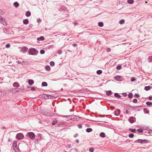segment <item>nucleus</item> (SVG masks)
I'll return each instance as SVG.
<instances>
[{
	"label": "nucleus",
	"instance_id": "7c9ffc66",
	"mask_svg": "<svg viewBox=\"0 0 152 152\" xmlns=\"http://www.w3.org/2000/svg\"><path fill=\"white\" fill-rule=\"evenodd\" d=\"M50 65L52 66H53L55 65V63L53 61H51L50 63Z\"/></svg>",
	"mask_w": 152,
	"mask_h": 152
},
{
	"label": "nucleus",
	"instance_id": "e433bc0d",
	"mask_svg": "<svg viewBox=\"0 0 152 152\" xmlns=\"http://www.w3.org/2000/svg\"><path fill=\"white\" fill-rule=\"evenodd\" d=\"M144 112H145L146 113H148L149 112L148 110L146 108H144Z\"/></svg>",
	"mask_w": 152,
	"mask_h": 152
},
{
	"label": "nucleus",
	"instance_id": "0eeeda50",
	"mask_svg": "<svg viewBox=\"0 0 152 152\" xmlns=\"http://www.w3.org/2000/svg\"><path fill=\"white\" fill-rule=\"evenodd\" d=\"M129 121L131 123H133L134 122V117H131L129 119Z\"/></svg>",
	"mask_w": 152,
	"mask_h": 152
},
{
	"label": "nucleus",
	"instance_id": "58836bf2",
	"mask_svg": "<svg viewBox=\"0 0 152 152\" xmlns=\"http://www.w3.org/2000/svg\"><path fill=\"white\" fill-rule=\"evenodd\" d=\"M137 102V99H134L133 100V102L134 103H136Z\"/></svg>",
	"mask_w": 152,
	"mask_h": 152
},
{
	"label": "nucleus",
	"instance_id": "ea45409f",
	"mask_svg": "<svg viewBox=\"0 0 152 152\" xmlns=\"http://www.w3.org/2000/svg\"><path fill=\"white\" fill-rule=\"evenodd\" d=\"M135 80H136L135 79V78H134V77L131 78V81L132 82L134 81H135Z\"/></svg>",
	"mask_w": 152,
	"mask_h": 152
},
{
	"label": "nucleus",
	"instance_id": "aec40b11",
	"mask_svg": "<svg viewBox=\"0 0 152 152\" xmlns=\"http://www.w3.org/2000/svg\"><path fill=\"white\" fill-rule=\"evenodd\" d=\"M127 2L129 4H132L133 3L134 1L133 0H128Z\"/></svg>",
	"mask_w": 152,
	"mask_h": 152
},
{
	"label": "nucleus",
	"instance_id": "c756f323",
	"mask_svg": "<svg viewBox=\"0 0 152 152\" xmlns=\"http://www.w3.org/2000/svg\"><path fill=\"white\" fill-rule=\"evenodd\" d=\"M146 104L148 106H150L152 104V103L150 102H146Z\"/></svg>",
	"mask_w": 152,
	"mask_h": 152
},
{
	"label": "nucleus",
	"instance_id": "69168bd1",
	"mask_svg": "<svg viewBox=\"0 0 152 152\" xmlns=\"http://www.w3.org/2000/svg\"><path fill=\"white\" fill-rule=\"evenodd\" d=\"M74 136H75V137H76V135H74Z\"/></svg>",
	"mask_w": 152,
	"mask_h": 152
},
{
	"label": "nucleus",
	"instance_id": "393cba45",
	"mask_svg": "<svg viewBox=\"0 0 152 152\" xmlns=\"http://www.w3.org/2000/svg\"><path fill=\"white\" fill-rule=\"evenodd\" d=\"M102 73V71L101 70H98L96 72V73L98 75H100Z\"/></svg>",
	"mask_w": 152,
	"mask_h": 152
},
{
	"label": "nucleus",
	"instance_id": "3c124183",
	"mask_svg": "<svg viewBox=\"0 0 152 152\" xmlns=\"http://www.w3.org/2000/svg\"><path fill=\"white\" fill-rule=\"evenodd\" d=\"M78 128H81L82 127V126L81 124H79V125H78Z\"/></svg>",
	"mask_w": 152,
	"mask_h": 152
},
{
	"label": "nucleus",
	"instance_id": "4c0bfd02",
	"mask_svg": "<svg viewBox=\"0 0 152 152\" xmlns=\"http://www.w3.org/2000/svg\"><path fill=\"white\" fill-rule=\"evenodd\" d=\"M45 53V51L43 50H41L40 51V53L41 54H43Z\"/></svg>",
	"mask_w": 152,
	"mask_h": 152
},
{
	"label": "nucleus",
	"instance_id": "c03bdc74",
	"mask_svg": "<svg viewBox=\"0 0 152 152\" xmlns=\"http://www.w3.org/2000/svg\"><path fill=\"white\" fill-rule=\"evenodd\" d=\"M149 59L150 61L152 62V56H151L149 57Z\"/></svg>",
	"mask_w": 152,
	"mask_h": 152
},
{
	"label": "nucleus",
	"instance_id": "37998d69",
	"mask_svg": "<svg viewBox=\"0 0 152 152\" xmlns=\"http://www.w3.org/2000/svg\"><path fill=\"white\" fill-rule=\"evenodd\" d=\"M3 31L4 33H5V34H7V29L6 28H4L3 29Z\"/></svg>",
	"mask_w": 152,
	"mask_h": 152
},
{
	"label": "nucleus",
	"instance_id": "6e6d98bb",
	"mask_svg": "<svg viewBox=\"0 0 152 152\" xmlns=\"http://www.w3.org/2000/svg\"><path fill=\"white\" fill-rule=\"evenodd\" d=\"M41 21V20L40 19H38L37 20V22H40Z\"/></svg>",
	"mask_w": 152,
	"mask_h": 152
},
{
	"label": "nucleus",
	"instance_id": "6e6552de",
	"mask_svg": "<svg viewBox=\"0 0 152 152\" xmlns=\"http://www.w3.org/2000/svg\"><path fill=\"white\" fill-rule=\"evenodd\" d=\"M23 22L25 24H27L29 23L28 20V19H24L23 20Z\"/></svg>",
	"mask_w": 152,
	"mask_h": 152
},
{
	"label": "nucleus",
	"instance_id": "2eb2a0df",
	"mask_svg": "<svg viewBox=\"0 0 152 152\" xmlns=\"http://www.w3.org/2000/svg\"><path fill=\"white\" fill-rule=\"evenodd\" d=\"M31 15V13L29 11H27L26 12V15L28 17L30 16Z\"/></svg>",
	"mask_w": 152,
	"mask_h": 152
},
{
	"label": "nucleus",
	"instance_id": "2f4dec72",
	"mask_svg": "<svg viewBox=\"0 0 152 152\" xmlns=\"http://www.w3.org/2000/svg\"><path fill=\"white\" fill-rule=\"evenodd\" d=\"M121 66L120 65L116 67V69L118 70H120V69H121Z\"/></svg>",
	"mask_w": 152,
	"mask_h": 152
},
{
	"label": "nucleus",
	"instance_id": "9b49d317",
	"mask_svg": "<svg viewBox=\"0 0 152 152\" xmlns=\"http://www.w3.org/2000/svg\"><path fill=\"white\" fill-rule=\"evenodd\" d=\"M121 112V110L120 109H118L117 112H115L114 114L116 115H118L120 114Z\"/></svg>",
	"mask_w": 152,
	"mask_h": 152
},
{
	"label": "nucleus",
	"instance_id": "a878e982",
	"mask_svg": "<svg viewBox=\"0 0 152 152\" xmlns=\"http://www.w3.org/2000/svg\"><path fill=\"white\" fill-rule=\"evenodd\" d=\"M13 147L14 148H17V143L14 142L13 143Z\"/></svg>",
	"mask_w": 152,
	"mask_h": 152
},
{
	"label": "nucleus",
	"instance_id": "603ef678",
	"mask_svg": "<svg viewBox=\"0 0 152 152\" xmlns=\"http://www.w3.org/2000/svg\"><path fill=\"white\" fill-rule=\"evenodd\" d=\"M47 97L48 98H50L52 97V96L51 95H47Z\"/></svg>",
	"mask_w": 152,
	"mask_h": 152
},
{
	"label": "nucleus",
	"instance_id": "bf43d9fd",
	"mask_svg": "<svg viewBox=\"0 0 152 152\" xmlns=\"http://www.w3.org/2000/svg\"><path fill=\"white\" fill-rule=\"evenodd\" d=\"M128 105V106H129V107H131V108H133L134 109V108L135 107L136 108V107H132V106H130L129 105Z\"/></svg>",
	"mask_w": 152,
	"mask_h": 152
},
{
	"label": "nucleus",
	"instance_id": "49530a36",
	"mask_svg": "<svg viewBox=\"0 0 152 152\" xmlns=\"http://www.w3.org/2000/svg\"><path fill=\"white\" fill-rule=\"evenodd\" d=\"M4 95V94L3 93H2L1 91H0V96H3Z\"/></svg>",
	"mask_w": 152,
	"mask_h": 152
},
{
	"label": "nucleus",
	"instance_id": "9d476101",
	"mask_svg": "<svg viewBox=\"0 0 152 152\" xmlns=\"http://www.w3.org/2000/svg\"><path fill=\"white\" fill-rule=\"evenodd\" d=\"M121 77L120 76H117L115 77V79L117 80L121 81Z\"/></svg>",
	"mask_w": 152,
	"mask_h": 152
},
{
	"label": "nucleus",
	"instance_id": "dca6fc26",
	"mask_svg": "<svg viewBox=\"0 0 152 152\" xmlns=\"http://www.w3.org/2000/svg\"><path fill=\"white\" fill-rule=\"evenodd\" d=\"M42 86L46 87L47 86L48 84L46 82H44L42 83Z\"/></svg>",
	"mask_w": 152,
	"mask_h": 152
},
{
	"label": "nucleus",
	"instance_id": "a18cd8bd",
	"mask_svg": "<svg viewBox=\"0 0 152 152\" xmlns=\"http://www.w3.org/2000/svg\"><path fill=\"white\" fill-rule=\"evenodd\" d=\"M56 123H57V122H56V121H53L52 123V124L53 125H55L56 124Z\"/></svg>",
	"mask_w": 152,
	"mask_h": 152
},
{
	"label": "nucleus",
	"instance_id": "473e14b6",
	"mask_svg": "<svg viewBox=\"0 0 152 152\" xmlns=\"http://www.w3.org/2000/svg\"><path fill=\"white\" fill-rule=\"evenodd\" d=\"M124 19H122L120 20L119 21V23L121 24H122L124 23Z\"/></svg>",
	"mask_w": 152,
	"mask_h": 152
},
{
	"label": "nucleus",
	"instance_id": "4be33fe9",
	"mask_svg": "<svg viewBox=\"0 0 152 152\" xmlns=\"http://www.w3.org/2000/svg\"><path fill=\"white\" fill-rule=\"evenodd\" d=\"M24 62V61L23 60H22L21 61H18L16 62V63L18 64H23V63Z\"/></svg>",
	"mask_w": 152,
	"mask_h": 152
},
{
	"label": "nucleus",
	"instance_id": "0e129e2a",
	"mask_svg": "<svg viewBox=\"0 0 152 152\" xmlns=\"http://www.w3.org/2000/svg\"><path fill=\"white\" fill-rule=\"evenodd\" d=\"M76 142H79V140H78V139H77L76 141H75Z\"/></svg>",
	"mask_w": 152,
	"mask_h": 152
},
{
	"label": "nucleus",
	"instance_id": "4468645a",
	"mask_svg": "<svg viewBox=\"0 0 152 152\" xmlns=\"http://www.w3.org/2000/svg\"><path fill=\"white\" fill-rule=\"evenodd\" d=\"M16 7H17L19 6V4L17 2H15L13 4Z\"/></svg>",
	"mask_w": 152,
	"mask_h": 152
},
{
	"label": "nucleus",
	"instance_id": "f8f14e48",
	"mask_svg": "<svg viewBox=\"0 0 152 152\" xmlns=\"http://www.w3.org/2000/svg\"><path fill=\"white\" fill-rule=\"evenodd\" d=\"M28 84L30 85H32L34 83V81L32 80H29L28 81Z\"/></svg>",
	"mask_w": 152,
	"mask_h": 152
},
{
	"label": "nucleus",
	"instance_id": "c9c22d12",
	"mask_svg": "<svg viewBox=\"0 0 152 152\" xmlns=\"http://www.w3.org/2000/svg\"><path fill=\"white\" fill-rule=\"evenodd\" d=\"M129 136L130 138H132L134 136V134H129Z\"/></svg>",
	"mask_w": 152,
	"mask_h": 152
},
{
	"label": "nucleus",
	"instance_id": "09e8293b",
	"mask_svg": "<svg viewBox=\"0 0 152 152\" xmlns=\"http://www.w3.org/2000/svg\"><path fill=\"white\" fill-rule=\"evenodd\" d=\"M122 94L124 96H127V94L126 93H123Z\"/></svg>",
	"mask_w": 152,
	"mask_h": 152
},
{
	"label": "nucleus",
	"instance_id": "7ed1b4c3",
	"mask_svg": "<svg viewBox=\"0 0 152 152\" xmlns=\"http://www.w3.org/2000/svg\"><path fill=\"white\" fill-rule=\"evenodd\" d=\"M136 141H137L138 142L141 143H146L148 142V140H146L138 139Z\"/></svg>",
	"mask_w": 152,
	"mask_h": 152
},
{
	"label": "nucleus",
	"instance_id": "72a5a7b5",
	"mask_svg": "<svg viewBox=\"0 0 152 152\" xmlns=\"http://www.w3.org/2000/svg\"><path fill=\"white\" fill-rule=\"evenodd\" d=\"M5 14V12L3 11L0 10V15H2Z\"/></svg>",
	"mask_w": 152,
	"mask_h": 152
},
{
	"label": "nucleus",
	"instance_id": "412c9836",
	"mask_svg": "<svg viewBox=\"0 0 152 152\" xmlns=\"http://www.w3.org/2000/svg\"><path fill=\"white\" fill-rule=\"evenodd\" d=\"M114 96L115 97L118 98H120L121 97V96L118 94L117 93H115Z\"/></svg>",
	"mask_w": 152,
	"mask_h": 152
},
{
	"label": "nucleus",
	"instance_id": "a19ab883",
	"mask_svg": "<svg viewBox=\"0 0 152 152\" xmlns=\"http://www.w3.org/2000/svg\"><path fill=\"white\" fill-rule=\"evenodd\" d=\"M10 46V44H7L6 45V48H9Z\"/></svg>",
	"mask_w": 152,
	"mask_h": 152
},
{
	"label": "nucleus",
	"instance_id": "f257e3e1",
	"mask_svg": "<svg viewBox=\"0 0 152 152\" xmlns=\"http://www.w3.org/2000/svg\"><path fill=\"white\" fill-rule=\"evenodd\" d=\"M29 54L32 55H36L38 51L34 48H30L28 50Z\"/></svg>",
	"mask_w": 152,
	"mask_h": 152
},
{
	"label": "nucleus",
	"instance_id": "c85d7f7f",
	"mask_svg": "<svg viewBox=\"0 0 152 152\" xmlns=\"http://www.w3.org/2000/svg\"><path fill=\"white\" fill-rule=\"evenodd\" d=\"M137 131L139 133H142L143 132V130L142 129H138L137 130Z\"/></svg>",
	"mask_w": 152,
	"mask_h": 152
},
{
	"label": "nucleus",
	"instance_id": "ddd939ff",
	"mask_svg": "<svg viewBox=\"0 0 152 152\" xmlns=\"http://www.w3.org/2000/svg\"><path fill=\"white\" fill-rule=\"evenodd\" d=\"M100 136L102 137H105V134L104 133L102 132L100 134Z\"/></svg>",
	"mask_w": 152,
	"mask_h": 152
},
{
	"label": "nucleus",
	"instance_id": "680f3d73",
	"mask_svg": "<svg viewBox=\"0 0 152 152\" xmlns=\"http://www.w3.org/2000/svg\"><path fill=\"white\" fill-rule=\"evenodd\" d=\"M126 114H128L129 113V111L127 110H126Z\"/></svg>",
	"mask_w": 152,
	"mask_h": 152
},
{
	"label": "nucleus",
	"instance_id": "338daca9",
	"mask_svg": "<svg viewBox=\"0 0 152 152\" xmlns=\"http://www.w3.org/2000/svg\"><path fill=\"white\" fill-rule=\"evenodd\" d=\"M9 141H10V140L9 139Z\"/></svg>",
	"mask_w": 152,
	"mask_h": 152
},
{
	"label": "nucleus",
	"instance_id": "4d7b16f0",
	"mask_svg": "<svg viewBox=\"0 0 152 152\" xmlns=\"http://www.w3.org/2000/svg\"><path fill=\"white\" fill-rule=\"evenodd\" d=\"M73 46L74 47H75L77 46V45L75 43L73 44Z\"/></svg>",
	"mask_w": 152,
	"mask_h": 152
},
{
	"label": "nucleus",
	"instance_id": "79ce46f5",
	"mask_svg": "<svg viewBox=\"0 0 152 152\" xmlns=\"http://www.w3.org/2000/svg\"><path fill=\"white\" fill-rule=\"evenodd\" d=\"M135 97H137V98L139 97L140 96V95L138 94H135Z\"/></svg>",
	"mask_w": 152,
	"mask_h": 152
},
{
	"label": "nucleus",
	"instance_id": "423d86ee",
	"mask_svg": "<svg viewBox=\"0 0 152 152\" xmlns=\"http://www.w3.org/2000/svg\"><path fill=\"white\" fill-rule=\"evenodd\" d=\"M28 50V48L26 47H23L21 49L22 52L23 53H25Z\"/></svg>",
	"mask_w": 152,
	"mask_h": 152
},
{
	"label": "nucleus",
	"instance_id": "cd10ccee",
	"mask_svg": "<svg viewBox=\"0 0 152 152\" xmlns=\"http://www.w3.org/2000/svg\"><path fill=\"white\" fill-rule=\"evenodd\" d=\"M92 131V129L91 128H88L86 129V131L87 132H91Z\"/></svg>",
	"mask_w": 152,
	"mask_h": 152
},
{
	"label": "nucleus",
	"instance_id": "864d4df0",
	"mask_svg": "<svg viewBox=\"0 0 152 152\" xmlns=\"http://www.w3.org/2000/svg\"><path fill=\"white\" fill-rule=\"evenodd\" d=\"M31 90L32 91H34L35 90V88L32 87L31 88Z\"/></svg>",
	"mask_w": 152,
	"mask_h": 152
},
{
	"label": "nucleus",
	"instance_id": "f03ea898",
	"mask_svg": "<svg viewBox=\"0 0 152 152\" xmlns=\"http://www.w3.org/2000/svg\"><path fill=\"white\" fill-rule=\"evenodd\" d=\"M24 136L21 133H20L18 134L16 136V138L18 140H21L24 137Z\"/></svg>",
	"mask_w": 152,
	"mask_h": 152
},
{
	"label": "nucleus",
	"instance_id": "b1692460",
	"mask_svg": "<svg viewBox=\"0 0 152 152\" xmlns=\"http://www.w3.org/2000/svg\"><path fill=\"white\" fill-rule=\"evenodd\" d=\"M129 130L132 132L134 133L136 131V130L135 129H132L130 128L129 129Z\"/></svg>",
	"mask_w": 152,
	"mask_h": 152
},
{
	"label": "nucleus",
	"instance_id": "de8ad7c7",
	"mask_svg": "<svg viewBox=\"0 0 152 152\" xmlns=\"http://www.w3.org/2000/svg\"><path fill=\"white\" fill-rule=\"evenodd\" d=\"M89 151L90 152H93L94 150V149L92 148H90L89 150Z\"/></svg>",
	"mask_w": 152,
	"mask_h": 152
},
{
	"label": "nucleus",
	"instance_id": "5fc2aeb1",
	"mask_svg": "<svg viewBox=\"0 0 152 152\" xmlns=\"http://www.w3.org/2000/svg\"><path fill=\"white\" fill-rule=\"evenodd\" d=\"M58 54H61L62 53V51L61 50H59L58 51Z\"/></svg>",
	"mask_w": 152,
	"mask_h": 152
},
{
	"label": "nucleus",
	"instance_id": "6ab92c4d",
	"mask_svg": "<svg viewBox=\"0 0 152 152\" xmlns=\"http://www.w3.org/2000/svg\"><path fill=\"white\" fill-rule=\"evenodd\" d=\"M45 69L47 71H49L50 69V68L49 66H45Z\"/></svg>",
	"mask_w": 152,
	"mask_h": 152
},
{
	"label": "nucleus",
	"instance_id": "f704fd0d",
	"mask_svg": "<svg viewBox=\"0 0 152 152\" xmlns=\"http://www.w3.org/2000/svg\"><path fill=\"white\" fill-rule=\"evenodd\" d=\"M132 96H133V94L131 93H130L128 94V97H129V98H132Z\"/></svg>",
	"mask_w": 152,
	"mask_h": 152
},
{
	"label": "nucleus",
	"instance_id": "8fccbe9b",
	"mask_svg": "<svg viewBox=\"0 0 152 152\" xmlns=\"http://www.w3.org/2000/svg\"><path fill=\"white\" fill-rule=\"evenodd\" d=\"M110 50H111V49L110 48H107V52H109L110 51Z\"/></svg>",
	"mask_w": 152,
	"mask_h": 152
},
{
	"label": "nucleus",
	"instance_id": "20e7f679",
	"mask_svg": "<svg viewBox=\"0 0 152 152\" xmlns=\"http://www.w3.org/2000/svg\"><path fill=\"white\" fill-rule=\"evenodd\" d=\"M0 22L4 25H5L6 24L5 20L1 16H0Z\"/></svg>",
	"mask_w": 152,
	"mask_h": 152
},
{
	"label": "nucleus",
	"instance_id": "052dcab7",
	"mask_svg": "<svg viewBox=\"0 0 152 152\" xmlns=\"http://www.w3.org/2000/svg\"><path fill=\"white\" fill-rule=\"evenodd\" d=\"M149 99L150 100H152V97L151 96H149Z\"/></svg>",
	"mask_w": 152,
	"mask_h": 152
},
{
	"label": "nucleus",
	"instance_id": "f3484780",
	"mask_svg": "<svg viewBox=\"0 0 152 152\" xmlns=\"http://www.w3.org/2000/svg\"><path fill=\"white\" fill-rule=\"evenodd\" d=\"M13 86L14 87H18L19 86V84L17 82H15L13 84Z\"/></svg>",
	"mask_w": 152,
	"mask_h": 152
},
{
	"label": "nucleus",
	"instance_id": "e2e57ef3",
	"mask_svg": "<svg viewBox=\"0 0 152 152\" xmlns=\"http://www.w3.org/2000/svg\"><path fill=\"white\" fill-rule=\"evenodd\" d=\"M68 147L69 148H70L71 147L70 144H69L68 145Z\"/></svg>",
	"mask_w": 152,
	"mask_h": 152
},
{
	"label": "nucleus",
	"instance_id": "bb28decb",
	"mask_svg": "<svg viewBox=\"0 0 152 152\" xmlns=\"http://www.w3.org/2000/svg\"><path fill=\"white\" fill-rule=\"evenodd\" d=\"M98 25L100 27H102L103 26V23L102 22H99L98 23Z\"/></svg>",
	"mask_w": 152,
	"mask_h": 152
},
{
	"label": "nucleus",
	"instance_id": "a211bd4d",
	"mask_svg": "<svg viewBox=\"0 0 152 152\" xmlns=\"http://www.w3.org/2000/svg\"><path fill=\"white\" fill-rule=\"evenodd\" d=\"M106 94L108 96H110L112 94V92L111 91H107Z\"/></svg>",
	"mask_w": 152,
	"mask_h": 152
},
{
	"label": "nucleus",
	"instance_id": "5701e85b",
	"mask_svg": "<svg viewBox=\"0 0 152 152\" xmlns=\"http://www.w3.org/2000/svg\"><path fill=\"white\" fill-rule=\"evenodd\" d=\"M150 88L149 86H145L144 88L145 90L146 91L149 90Z\"/></svg>",
	"mask_w": 152,
	"mask_h": 152
},
{
	"label": "nucleus",
	"instance_id": "39448f33",
	"mask_svg": "<svg viewBox=\"0 0 152 152\" xmlns=\"http://www.w3.org/2000/svg\"><path fill=\"white\" fill-rule=\"evenodd\" d=\"M28 135L29 137L31 138H34L35 137V135L34 133L32 132L29 133Z\"/></svg>",
	"mask_w": 152,
	"mask_h": 152
},
{
	"label": "nucleus",
	"instance_id": "13d9d810",
	"mask_svg": "<svg viewBox=\"0 0 152 152\" xmlns=\"http://www.w3.org/2000/svg\"><path fill=\"white\" fill-rule=\"evenodd\" d=\"M78 24V23L77 22H74V24L75 25H77V24Z\"/></svg>",
	"mask_w": 152,
	"mask_h": 152
},
{
	"label": "nucleus",
	"instance_id": "1a4fd4ad",
	"mask_svg": "<svg viewBox=\"0 0 152 152\" xmlns=\"http://www.w3.org/2000/svg\"><path fill=\"white\" fill-rule=\"evenodd\" d=\"M37 39L38 41H43L45 39V38L43 36H41L40 37L37 38Z\"/></svg>",
	"mask_w": 152,
	"mask_h": 152
}]
</instances>
